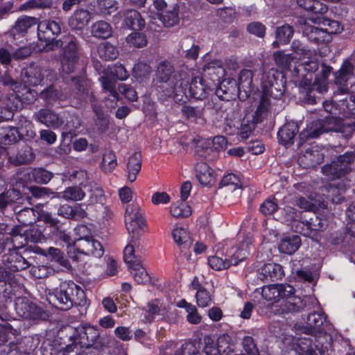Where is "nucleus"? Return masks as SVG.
I'll list each match as a JSON object with an SVG mask.
<instances>
[{
  "mask_svg": "<svg viewBox=\"0 0 355 355\" xmlns=\"http://www.w3.org/2000/svg\"><path fill=\"white\" fill-rule=\"evenodd\" d=\"M278 208L277 199L274 196H270L260 205L259 211L264 216L272 215Z\"/></svg>",
  "mask_w": 355,
  "mask_h": 355,
  "instance_id": "63",
  "label": "nucleus"
},
{
  "mask_svg": "<svg viewBox=\"0 0 355 355\" xmlns=\"http://www.w3.org/2000/svg\"><path fill=\"white\" fill-rule=\"evenodd\" d=\"M123 24L132 31H141L145 27V20L136 10H128L124 14Z\"/></svg>",
  "mask_w": 355,
  "mask_h": 355,
  "instance_id": "35",
  "label": "nucleus"
},
{
  "mask_svg": "<svg viewBox=\"0 0 355 355\" xmlns=\"http://www.w3.org/2000/svg\"><path fill=\"white\" fill-rule=\"evenodd\" d=\"M0 234L3 236L11 237L12 240L19 236L23 237V227L17 225H9L6 223H0Z\"/></svg>",
  "mask_w": 355,
  "mask_h": 355,
  "instance_id": "60",
  "label": "nucleus"
},
{
  "mask_svg": "<svg viewBox=\"0 0 355 355\" xmlns=\"http://www.w3.org/2000/svg\"><path fill=\"white\" fill-rule=\"evenodd\" d=\"M225 74L224 68L217 62H210L205 64L202 69V78L211 81L214 85L220 82Z\"/></svg>",
  "mask_w": 355,
  "mask_h": 355,
  "instance_id": "30",
  "label": "nucleus"
},
{
  "mask_svg": "<svg viewBox=\"0 0 355 355\" xmlns=\"http://www.w3.org/2000/svg\"><path fill=\"white\" fill-rule=\"evenodd\" d=\"M142 155L140 151L135 152L128 158L126 164L127 178L130 182L136 180L141 168Z\"/></svg>",
  "mask_w": 355,
  "mask_h": 355,
  "instance_id": "37",
  "label": "nucleus"
},
{
  "mask_svg": "<svg viewBox=\"0 0 355 355\" xmlns=\"http://www.w3.org/2000/svg\"><path fill=\"white\" fill-rule=\"evenodd\" d=\"M332 324L327 320V317L323 311H313L308 314L303 332L308 335L317 336L324 334L331 329Z\"/></svg>",
  "mask_w": 355,
  "mask_h": 355,
  "instance_id": "15",
  "label": "nucleus"
},
{
  "mask_svg": "<svg viewBox=\"0 0 355 355\" xmlns=\"http://www.w3.org/2000/svg\"><path fill=\"white\" fill-rule=\"evenodd\" d=\"M37 121L52 128H58L64 123V120L58 114L49 109L42 108L35 114Z\"/></svg>",
  "mask_w": 355,
  "mask_h": 355,
  "instance_id": "27",
  "label": "nucleus"
},
{
  "mask_svg": "<svg viewBox=\"0 0 355 355\" xmlns=\"http://www.w3.org/2000/svg\"><path fill=\"white\" fill-rule=\"evenodd\" d=\"M103 342L100 336L99 329L89 324H82L78 326V344L81 345L94 344Z\"/></svg>",
  "mask_w": 355,
  "mask_h": 355,
  "instance_id": "24",
  "label": "nucleus"
},
{
  "mask_svg": "<svg viewBox=\"0 0 355 355\" xmlns=\"http://www.w3.org/2000/svg\"><path fill=\"white\" fill-rule=\"evenodd\" d=\"M226 187L229 191H235L242 187L239 175L228 173L225 174L218 184V189Z\"/></svg>",
  "mask_w": 355,
  "mask_h": 355,
  "instance_id": "47",
  "label": "nucleus"
},
{
  "mask_svg": "<svg viewBox=\"0 0 355 355\" xmlns=\"http://www.w3.org/2000/svg\"><path fill=\"white\" fill-rule=\"evenodd\" d=\"M15 309L17 314L25 320L45 321L49 318L46 310L26 297L18 298L15 302Z\"/></svg>",
  "mask_w": 355,
  "mask_h": 355,
  "instance_id": "12",
  "label": "nucleus"
},
{
  "mask_svg": "<svg viewBox=\"0 0 355 355\" xmlns=\"http://www.w3.org/2000/svg\"><path fill=\"white\" fill-rule=\"evenodd\" d=\"M132 270V274L135 280L139 284H146L150 280V277L146 269L142 266L141 260L135 261L132 266L128 267Z\"/></svg>",
  "mask_w": 355,
  "mask_h": 355,
  "instance_id": "52",
  "label": "nucleus"
},
{
  "mask_svg": "<svg viewBox=\"0 0 355 355\" xmlns=\"http://www.w3.org/2000/svg\"><path fill=\"white\" fill-rule=\"evenodd\" d=\"M62 47V54L61 57V64L64 72L70 73L75 69L77 64L78 56V42L75 38H70L68 42H65Z\"/></svg>",
  "mask_w": 355,
  "mask_h": 355,
  "instance_id": "17",
  "label": "nucleus"
},
{
  "mask_svg": "<svg viewBox=\"0 0 355 355\" xmlns=\"http://www.w3.org/2000/svg\"><path fill=\"white\" fill-rule=\"evenodd\" d=\"M22 139L21 134L17 128L0 124V144L2 145H12Z\"/></svg>",
  "mask_w": 355,
  "mask_h": 355,
  "instance_id": "34",
  "label": "nucleus"
},
{
  "mask_svg": "<svg viewBox=\"0 0 355 355\" xmlns=\"http://www.w3.org/2000/svg\"><path fill=\"white\" fill-rule=\"evenodd\" d=\"M299 92L302 96L304 103L314 105L316 103L315 92H317L315 83H312V78L305 75L299 83Z\"/></svg>",
  "mask_w": 355,
  "mask_h": 355,
  "instance_id": "28",
  "label": "nucleus"
},
{
  "mask_svg": "<svg viewBox=\"0 0 355 355\" xmlns=\"http://www.w3.org/2000/svg\"><path fill=\"white\" fill-rule=\"evenodd\" d=\"M293 28L288 24H284L277 27L275 32L276 41L273 42V45L275 46V44L278 43L282 44H288L293 37Z\"/></svg>",
  "mask_w": 355,
  "mask_h": 355,
  "instance_id": "51",
  "label": "nucleus"
},
{
  "mask_svg": "<svg viewBox=\"0 0 355 355\" xmlns=\"http://www.w3.org/2000/svg\"><path fill=\"white\" fill-rule=\"evenodd\" d=\"M299 132V126L297 122L288 121L282 125L278 130L277 137L279 144L287 146L294 144L296 135Z\"/></svg>",
  "mask_w": 355,
  "mask_h": 355,
  "instance_id": "26",
  "label": "nucleus"
},
{
  "mask_svg": "<svg viewBox=\"0 0 355 355\" xmlns=\"http://www.w3.org/2000/svg\"><path fill=\"white\" fill-rule=\"evenodd\" d=\"M170 211L175 218H187L192 213L191 207L183 201L173 203L171 206Z\"/></svg>",
  "mask_w": 355,
  "mask_h": 355,
  "instance_id": "62",
  "label": "nucleus"
},
{
  "mask_svg": "<svg viewBox=\"0 0 355 355\" xmlns=\"http://www.w3.org/2000/svg\"><path fill=\"white\" fill-rule=\"evenodd\" d=\"M284 275L283 266L273 262L263 264L256 272L257 280L264 284L280 280Z\"/></svg>",
  "mask_w": 355,
  "mask_h": 355,
  "instance_id": "20",
  "label": "nucleus"
},
{
  "mask_svg": "<svg viewBox=\"0 0 355 355\" xmlns=\"http://www.w3.org/2000/svg\"><path fill=\"white\" fill-rule=\"evenodd\" d=\"M252 245V239L245 236L241 241H230L223 245L226 257L231 262L232 266H238L245 260L250 255V246Z\"/></svg>",
  "mask_w": 355,
  "mask_h": 355,
  "instance_id": "13",
  "label": "nucleus"
},
{
  "mask_svg": "<svg viewBox=\"0 0 355 355\" xmlns=\"http://www.w3.org/2000/svg\"><path fill=\"white\" fill-rule=\"evenodd\" d=\"M92 241V236H85L84 237H80L79 239L74 242L73 245V248H74L79 254L91 255V252H92L91 245Z\"/></svg>",
  "mask_w": 355,
  "mask_h": 355,
  "instance_id": "57",
  "label": "nucleus"
},
{
  "mask_svg": "<svg viewBox=\"0 0 355 355\" xmlns=\"http://www.w3.org/2000/svg\"><path fill=\"white\" fill-rule=\"evenodd\" d=\"M22 80L30 86L40 85L43 79L42 68L35 64H31L22 71Z\"/></svg>",
  "mask_w": 355,
  "mask_h": 355,
  "instance_id": "32",
  "label": "nucleus"
},
{
  "mask_svg": "<svg viewBox=\"0 0 355 355\" xmlns=\"http://www.w3.org/2000/svg\"><path fill=\"white\" fill-rule=\"evenodd\" d=\"M304 33L306 34L309 41L317 44L327 43L331 38L327 31L315 26L308 27Z\"/></svg>",
  "mask_w": 355,
  "mask_h": 355,
  "instance_id": "40",
  "label": "nucleus"
},
{
  "mask_svg": "<svg viewBox=\"0 0 355 355\" xmlns=\"http://www.w3.org/2000/svg\"><path fill=\"white\" fill-rule=\"evenodd\" d=\"M279 290V301L283 299H290L285 304L286 310L288 312H300L309 311L313 305V300L311 297H306L303 299L297 297H292L295 294V288L290 284H277Z\"/></svg>",
  "mask_w": 355,
  "mask_h": 355,
  "instance_id": "11",
  "label": "nucleus"
},
{
  "mask_svg": "<svg viewBox=\"0 0 355 355\" xmlns=\"http://www.w3.org/2000/svg\"><path fill=\"white\" fill-rule=\"evenodd\" d=\"M17 97L20 105L26 104L31 105L34 103L37 98V92L30 89L29 87L22 85L20 86L14 92Z\"/></svg>",
  "mask_w": 355,
  "mask_h": 355,
  "instance_id": "46",
  "label": "nucleus"
},
{
  "mask_svg": "<svg viewBox=\"0 0 355 355\" xmlns=\"http://www.w3.org/2000/svg\"><path fill=\"white\" fill-rule=\"evenodd\" d=\"M92 19L91 12L85 9L76 10L69 20V26L72 30L82 31Z\"/></svg>",
  "mask_w": 355,
  "mask_h": 355,
  "instance_id": "33",
  "label": "nucleus"
},
{
  "mask_svg": "<svg viewBox=\"0 0 355 355\" xmlns=\"http://www.w3.org/2000/svg\"><path fill=\"white\" fill-rule=\"evenodd\" d=\"M29 191L35 198L53 199L60 198V193L59 192H56L49 187L31 186L29 187Z\"/></svg>",
  "mask_w": 355,
  "mask_h": 355,
  "instance_id": "49",
  "label": "nucleus"
},
{
  "mask_svg": "<svg viewBox=\"0 0 355 355\" xmlns=\"http://www.w3.org/2000/svg\"><path fill=\"white\" fill-rule=\"evenodd\" d=\"M125 223L129 233L132 234V242L136 243L146 225L144 212L138 205H128L125 213Z\"/></svg>",
  "mask_w": 355,
  "mask_h": 355,
  "instance_id": "10",
  "label": "nucleus"
},
{
  "mask_svg": "<svg viewBox=\"0 0 355 355\" xmlns=\"http://www.w3.org/2000/svg\"><path fill=\"white\" fill-rule=\"evenodd\" d=\"M355 159L353 151H347L336 157L330 164L322 168V173L331 180H340L337 184H330L328 196L333 203L340 204L345 200L344 193L350 187L352 175V165Z\"/></svg>",
  "mask_w": 355,
  "mask_h": 355,
  "instance_id": "2",
  "label": "nucleus"
},
{
  "mask_svg": "<svg viewBox=\"0 0 355 355\" xmlns=\"http://www.w3.org/2000/svg\"><path fill=\"white\" fill-rule=\"evenodd\" d=\"M37 219L38 222L44 223V225L51 228L52 230L61 223L55 216V214L42 209L37 211Z\"/></svg>",
  "mask_w": 355,
  "mask_h": 355,
  "instance_id": "53",
  "label": "nucleus"
},
{
  "mask_svg": "<svg viewBox=\"0 0 355 355\" xmlns=\"http://www.w3.org/2000/svg\"><path fill=\"white\" fill-rule=\"evenodd\" d=\"M291 229L294 232L317 240L318 232L324 230V224L321 218L314 215L309 220H294L291 223Z\"/></svg>",
  "mask_w": 355,
  "mask_h": 355,
  "instance_id": "16",
  "label": "nucleus"
},
{
  "mask_svg": "<svg viewBox=\"0 0 355 355\" xmlns=\"http://www.w3.org/2000/svg\"><path fill=\"white\" fill-rule=\"evenodd\" d=\"M60 193V198L66 200L79 201L82 200L85 196V193L82 189L76 186L68 187Z\"/></svg>",
  "mask_w": 355,
  "mask_h": 355,
  "instance_id": "56",
  "label": "nucleus"
},
{
  "mask_svg": "<svg viewBox=\"0 0 355 355\" xmlns=\"http://www.w3.org/2000/svg\"><path fill=\"white\" fill-rule=\"evenodd\" d=\"M51 234L56 240L63 243L67 249L73 248L75 241L72 239L69 230L65 228L64 223H60L58 227L51 230Z\"/></svg>",
  "mask_w": 355,
  "mask_h": 355,
  "instance_id": "45",
  "label": "nucleus"
},
{
  "mask_svg": "<svg viewBox=\"0 0 355 355\" xmlns=\"http://www.w3.org/2000/svg\"><path fill=\"white\" fill-rule=\"evenodd\" d=\"M54 177V173L44 167L33 168L29 173L31 181L37 184H47Z\"/></svg>",
  "mask_w": 355,
  "mask_h": 355,
  "instance_id": "41",
  "label": "nucleus"
},
{
  "mask_svg": "<svg viewBox=\"0 0 355 355\" xmlns=\"http://www.w3.org/2000/svg\"><path fill=\"white\" fill-rule=\"evenodd\" d=\"M355 67L351 58H347L343 60L340 69L333 73V83L336 87L334 94L343 95L349 93V81L354 76Z\"/></svg>",
  "mask_w": 355,
  "mask_h": 355,
  "instance_id": "14",
  "label": "nucleus"
},
{
  "mask_svg": "<svg viewBox=\"0 0 355 355\" xmlns=\"http://www.w3.org/2000/svg\"><path fill=\"white\" fill-rule=\"evenodd\" d=\"M111 25L103 20H99L92 24L91 33L92 36L98 39H107L112 35Z\"/></svg>",
  "mask_w": 355,
  "mask_h": 355,
  "instance_id": "43",
  "label": "nucleus"
},
{
  "mask_svg": "<svg viewBox=\"0 0 355 355\" xmlns=\"http://www.w3.org/2000/svg\"><path fill=\"white\" fill-rule=\"evenodd\" d=\"M16 218L21 227L32 225L37 221V211L33 208L26 207L16 214Z\"/></svg>",
  "mask_w": 355,
  "mask_h": 355,
  "instance_id": "48",
  "label": "nucleus"
},
{
  "mask_svg": "<svg viewBox=\"0 0 355 355\" xmlns=\"http://www.w3.org/2000/svg\"><path fill=\"white\" fill-rule=\"evenodd\" d=\"M98 54L101 58L105 60H111L118 57L119 52L114 45L105 42L98 46Z\"/></svg>",
  "mask_w": 355,
  "mask_h": 355,
  "instance_id": "59",
  "label": "nucleus"
},
{
  "mask_svg": "<svg viewBox=\"0 0 355 355\" xmlns=\"http://www.w3.org/2000/svg\"><path fill=\"white\" fill-rule=\"evenodd\" d=\"M37 38L40 42L39 50L49 52L59 49L63 45L58 36L61 33L60 24L54 20H42L37 24Z\"/></svg>",
  "mask_w": 355,
  "mask_h": 355,
  "instance_id": "6",
  "label": "nucleus"
},
{
  "mask_svg": "<svg viewBox=\"0 0 355 355\" xmlns=\"http://www.w3.org/2000/svg\"><path fill=\"white\" fill-rule=\"evenodd\" d=\"M2 262L8 270L19 272L28 268L30 266L28 261L14 247L9 252L3 254Z\"/></svg>",
  "mask_w": 355,
  "mask_h": 355,
  "instance_id": "22",
  "label": "nucleus"
},
{
  "mask_svg": "<svg viewBox=\"0 0 355 355\" xmlns=\"http://www.w3.org/2000/svg\"><path fill=\"white\" fill-rule=\"evenodd\" d=\"M355 159L353 151H347L336 157L330 164L322 168V173L331 180H340L337 184H330L328 196L333 203L340 204L345 200L344 193L350 187L352 175V165Z\"/></svg>",
  "mask_w": 355,
  "mask_h": 355,
  "instance_id": "1",
  "label": "nucleus"
},
{
  "mask_svg": "<svg viewBox=\"0 0 355 355\" xmlns=\"http://www.w3.org/2000/svg\"><path fill=\"white\" fill-rule=\"evenodd\" d=\"M46 300L61 311H68L73 306H84L87 302L85 291L71 280L62 282L58 286L49 289Z\"/></svg>",
  "mask_w": 355,
  "mask_h": 355,
  "instance_id": "5",
  "label": "nucleus"
},
{
  "mask_svg": "<svg viewBox=\"0 0 355 355\" xmlns=\"http://www.w3.org/2000/svg\"><path fill=\"white\" fill-rule=\"evenodd\" d=\"M190 71L184 67L175 70L171 62L165 60L159 63L155 71L157 83H166L169 87L168 93H174V101L180 103L187 98L186 90L190 78Z\"/></svg>",
  "mask_w": 355,
  "mask_h": 355,
  "instance_id": "4",
  "label": "nucleus"
},
{
  "mask_svg": "<svg viewBox=\"0 0 355 355\" xmlns=\"http://www.w3.org/2000/svg\"><path fill=\"white\" fill-rule=\"evenodd\" d=\"M103 76L99 78L103 90L109 92V95L105 97L106 106L114 108L121 97L116 88V80L113 78L105 70L103 71Z\"/></svg>",
  "mask_w": 355,
  "mask_h": 355,
  "instance_id": "21",
  "label": "nucleus"
},
{
  "mask_svg": "<svg viewBox=\"0 0 355 355\" xmlns=\"http://www.w3.org/2000/svg\"><path fill=\"white\" fill-rule=\"evenodd\" d=\"M22 287L17 283H0V307L5 306L12 300L16 302L18 298H22Z\"/></svg>",
  "mask_w": 355,
  "mask_h": 355,
  "instance_id": "25",
  "label": "nucleus"
},
{
  "mask_svg": "<svg viewBox=\"0 0 355 355\" xmlns=\"http://www.w3.org/2000/svg\"><path fill=\"white\" fill-rule=\"evenodd\" d=\"M301 245V239L297 235L286 236L282 239L278 248L281 253L292 254L295 252Z\"/></svg>",
  "mask_w": 355,
  "mask_h": 355,
  "instance_id": "42",
  "label": "nucleus"
},
{
  "mask_svg": "<svg viewBox=\"0 0 355 355\" xmlns=\"http://www.w3.org/2000/svg\"><path fill=\"white\" fill-rule=\"evenodd\" d=\"M187 98L178 103L182 104L181 113L187 120H196L201 118L203 114L204 106H192L187 103L188 99L187 94H186Z\"/></svg>",
  "mask_w": 355,
  "mask_h": 355,
  "instance_id": "44",
  "label": "nucleus"
},
{
  "mask_svg": "<svg viewBox=\"0 0 355 355\" xmlns=\"http://www.w3.org/2000/svg\"><path fill=\"white\" fill-rule=\"evenodd\" d=\"M207 262L209 267L216 271L226 270L231 266V262L226 257L223 247L221 250H217L215 255L209 256Z\"/></svg>",
  "mask_w": 355,
  "mask_h": 355,
  "instance_id": "39",
  "label": "nucleus"
},
{
  "mask_svg": "<svg viewBox=\"0 0 355 355\" xmlns=\"http://www.w3.org/2000/svg\"><path fill=\"white\" fill-rule=\"evenodd\" d=\"M331 73H333V67L322 62L321 64V70L315 75L313 82L318 93L323 94L327 92L328 80Z\"/></svg>",
  "mask_w": 355,
  "mask_h": 355,
  "instance_id": "36",
  "label": "nucleus"
},
{
  "mask_svg": "<svg viewBox=\"0 0 355 355\" xmlns=\"http://www.w3.org/2000/svg\"><path fill=\"white\" fill-rule=\"evenodd\" d=\"M324 161V154L315 146L308 148L298 157V164L303 168H313Z\"/></svg>",
  "mask_w": 355,
  "mask_h": 355,
  "instance_id": "23",
  "label": "nucleus"
},
{
  "mask_svg": "<svg viewBox=\"0 0 355 355\" xmlns=\"http://www.w3.org/2000/svg\"><path fill=\"white\" fill-rule=\"evenodd\" d=\"M143 314L146 322L151 323L155 317L160 313V307L157 300H153L148 302L146 306L142 309Z\"/></svg>",
  "mask_w": 355,
  "mask_h": 355,
  "instance_id": "55",
  "label": "nucleus"
},
{
  "mask_svg": "<svg viewBox=\"0 0 355 355\" xmlns=\"http://www.w3.org/2000/svg\"><path fill=\"white\" fill-rule=\"evenodd\" d=\"M103 347L104 342H97L93 345H78L73 353L77 355H102Z\"/></svg>",
  "mask_w": 355,
  "mask_h": 355,
  "instance_id": "50",
  "label": "nucleus"
},
{
  "mask_svg": "<svg viewBox=\"0 0 355 355\" xmlns=\"http://www.w3.org/2000/svg\"><path fill=\"white\" fill-rule=\"evenodd\" d=\"M71 80L74 83L72 96L77 100L76 106H79L83 102H86L89 97V89L87 80L83 76H75Z\"/></svg>",
  "mask_w": 355,
  "mask_h": 355,
  "instance_id": "29",
  "label": "nucleus"
},
{
  "mask_svg": "<svg viewBox=\"0 0 355 355\" xmlns=\"http://www.w3.org/2000/svg\"><path fill=\"white\" fill-rule=\"evenodd\" d=\"M196 178L203 186H211L214 182L213 169L204 162H198L194 166Z\"/></svg>",
  "mask_w": 355,
  "mask_h": 355,
  "instance_id": "31",
  "label": "nucleus"
},
{
  "mask_svg": "<svg viewBox=\"0 0 355 355\" xmlns=\"http://www.w3.org/2000/svg\"><path fill=\"white\" fill-rule=\"evenodd\" d=\"M286 78L282 72L271 69L261 79V96L252 116L254 123H260L268 114L270 98L280 99L285 90Z\"/></svg>",
  "mask_w": 355,
  "mask_h": 355,
  "instance_id": "3",
  "label": "nucleus"
},
{
  "mask_svg": "<svg viewBox=\"0 0 355 355\" xmlns=\"http://www.w3.org/2000/svg\"><path fill=\"white\" fill-rule=\"evenodd\" d=\"M213 89L206 80L200 76H195L189 80V84L187 87V94L189 98L196 100H203L206 98Z\"/></svg>",
  "mask_w": 355,
  "mask_h": 355,
  "instance_id": "19",
  "label": "nucleus"
},
{
  "mask_svg": "<svg viewBox=\"0 0 355 355\" xmlns=\"http://www.w3.org/2000/svg\"><path fill=\"white\" fill-rule=\"evenodd\" d=\"M340 131V128L338 126V119L335 116H327L324 119L314 120L308 125L306 131L300 133L299 146L303 144L304 139H315L324 133Z\"/></svg>",
  "mask_w": 355,
  "mask_h": 355,
  "instance_id": "8",
  "label": "nucleus"
},
{
  "mask_svg": "<svg viewBox=\"0 0 355 355\" xmlns=\"http://www.w3.org/2000/svg\"><path fill=\"white\" fill-rule=\"evenodd\" d=\"M173 239L174 242L181 248H189L191 245L190 236L183 227H177L173 230Z\"/></svg>",
  "mask_w": 355,
  "mask_h": 355,
  "instance_id": "54",
  "label": "nucleus"
},
{
  "mask_svg": "<svg viewBox=\"0 0 355 355\" xmlns=\"http://www.w3.org/2000/svg\"><path fill=\"white\" fill-rule=\"evenodd\" d=\"M78 327L75 328L71 325L64 326L58 331L57 336L60 345H64V354H73L75 349L78 347Z\"/></svg>",
  "mask_w": 355,
  "mask_h": 355,
  "instance_id": "18",
  "label": "nucleus"
},
{
  "mask_svg": "<svg viewBox=\"0 0 355 355\" xmlns=\"http://www.w3.org/2000/svg\"><path fill=\"white\" fill-rule=\"evenodd\" d=\"M173 355H200L199 347L192 341H185L180 347H176Z\"/></svg>",
  "mask_w": 355,
  "mask_h": 355,
  "instance_id": "64",
  "label": "nucleus"
},
{
  "mask_svg": "<svg viewBox=\"0 0 355 355\" xmlns=\"http://www.w3.org/2000/svg\"><path fill=\"white\" fill-rule=\"evenodd\" d=\"M48 254L51 257V261H54L66 269H70L71 268L70 261L67 257L60 249L51 247L48 250Z\"/></svg>",
  "mask_w": 355,
  "mask_h": 355,
  "instance_id": "58",
  "label": "nucleus"
},
{
  "mask_svg": "<svg viewBox=\"0 0 355 355\" xmlns=\"http://www.w3.org/2000/svg\"><path fill=\"white\" fill-rule=\"evenodd\" d=\"M330 347V342L326 336L300 337L295 340L294 350L302 355H326Z\"/></svg>",
  "mask_w": 355,
  "mask_h": 355,
  "instance_id": "7",
  "label": "nucleus"
},
{
  "mask_svg": "<svg viewBox=\"0 0 355 355\" xmlns=\"http://www.w3.org/2000/svg\"><path fill=\"white\" fill-rule=\"evenodd\" d=\"M179 12L180 7L178 4L169 6L166 10L159 13L157 19L162 22L164 26L173 27L180 21Z\"/></svg>",
  "mask_w": 355,
  "mask_h": 355,
  "instance_id": "38",
  "label": "nucleus"
},
{
  "mask_svg": "<svg viewBox=\"0 0 355 355\" xmlns=\"http://www.w3.org/2000/svg\"><path fill=\"white\" fill-rule=\"evenodd\" d=\"M252 83V72L250 70L243 69L239 76L238 82L235 80L228 82L230 87L226 88L224 83L215 91V95L222 101H229L234 96L239 94L241 87H250Z\"/></svg>",
  "mask_w": 355,
  "mask_h": 355,
  "instance_id": "9",
  "label": "nucleus"
},
{
  "mask_svg": "<svg viewBox=\"0 0 355 355\" xmlns=\"http://www.w3.org/2000/svg\"><path fill=\"white\" fill-rule=\"evenodd\" d=\"M117 166V160L115 153L112 150L104 153L101 163V168L105 172H112Z\"/></svg>",
  "mask_w": 355,
  "mask_h": 355,
  "instance_id": "61",
  "label": "nucleus"
}]
</instances>
